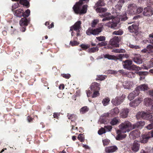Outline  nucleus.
I'll return each instance as SVG.
<instances>
[{
  "label": "nucleus",
  "mask_w": 153,
  "mask_h": 153,
  "mask_svg": "<svg viewBox=\"0 0 153 153\" xmlns=\"http://www.w3.org/2000/svg\"><path fill=\"white\" fill-rule=\"evenodd\" d=\"M117 149V147L116 146H114L106 147L105 151L106 152L112 153L116 152Z\"/></svg>",
  "instance_id": "6ab92c4d"
},
{
  "label": "nucleus",
  "mask_w": 153,
  "mask_h": 153,
  "mask_svg": "<svg viewBox=\"0 0 153 153\" xmlns=\"http://www.w3.org/2000/svg\"><path fill=\"white\" fill-rule=\"evenodd\" d=\"M102 27H100L94 29L89 28L86 30V33L89 36L91 35H98L102 31Z\"/></svg>",
  "instance_id": "39448f33"
},
{
  "label": "nucleus",
  "mask_w": 153,
  "mask_h": 153,
  "mask_svg": "<svg viewBox=\"0 0 153 153\" xmlns=\"http://www.w3.org/2000/svg\"><path fill=\"white\" fill-rule=\"evenodd\" d=\"M132 83L131 82L125 81L123 83V86L126 89H130L132 87Z\"/></svg>",
  "instance_id": "7c9ffc66"
},
{
  "label": "nucleus",
  "mask_w": 153,
  "mask_h": 153,
  "mask_svg": "<svg viewBox=\"0 0 153 153\" xmlns=\"http://www.w3.org/2000/svg\"><path fill=\"white\" fill-rule=\"evenodd\" d=\"M145 124V122L143 121H140L138 122L133 125V128H132L134 129L138 128L140 126H144Z\"/></svg>",
  "instance_id": "2f4dec72"
},
{
  "label": "nucleus",
  "mask_w": 153,
  "mask_h": 153,
  "mask_svg": "<svg viewBox=\"0 0 153 153\" xmlns=\"http://www.w3.org/2000/svg\"><path fill=\"white\" fill-rule=\"evenodd\" d=\"M80 1H85L86 2H88L89 0H79ZM82 3L80 1L77 2L74 5L73 7V9L74 13L76 14H82L85 13L87 10L88 5H84L82 6Z\"/></svg>",
  "instance_id": "f257e3e1"
},
{
  "label": "nucleus",
  "mask_w": 153,
  "mask_h": 153,
  "mask_svg": "<svg viewBox=\"0 0 153 153\" xmlns=\"http://www.w3.org/2000/svg\"><path fill=\"white\" fill-rule=\"evenodd\" d=\"M71 125L72 126V130L75 129L74 127L76 125V123H75L74 121H73L72 120H71Z\"/></svg>",
  "instance_id": "338daca9"
},
{
  "label": "nucleus",
  "mask_w": 153,
  "mask_h": 153,
  "mask_svg": "<svg viewBox=\"0 0 153 153\" xmlns=\"http://www.w3.org/2000/svg\"><path fill=\"white\" fill-rule=\"evenodd\" d=\"M137 11L136 13H140L142 12L143 10V8L141 7H138L137 8Z\"/></svg>",
  "instance_id": "680f3d73"
},
{
  "label": "nucleus",
  "mask_w": 153,
  "mask_h": 153,
  "mask_svg": "<svg viewBox=\"0 0 153 153\" xmlns=\"http://www.w3.org/2000/svg\"><path fill=\"white\" fill-rule=\"evenodd\" d=\"M99 48L97 47H93L89 48L88 50V52L90 53H94L98 51Z\"/></svg>",
  "instance_id": "c9c22d12"
},
{
  "label": "nucleus",
  "mask_w": 153,
  "mask_h": 153,
  "mask_svg": "<svg viewBox=\"0 0 153 153\" xmlns=\"http://www.w3.org/2000/svg\"><path fill=\"white\" fill-rule=\"evenodd\" d=\"M19 24L21 26H26L28 25V20L26 17L21 19L19 21Z\"/></svg>",
  "instance_id": "c756f323"
},
{
  "label": "nucleus",
  "mask_w": 153,
  "mask_h": 153,
  "mask_svg": "<svg viewBox=\"0 0 153 153\" xmlns=\"http://www.w3.org/2000/svg\"><path fill=\"white\" fill-rule=\"evenodd\" d=\"M129 47L135 49H138L140 48V47L138 45H134L133 44H131L130 43H129L128 45Z\"/></svg>",
  "instance_id": "09e8293b"
},
{
  "label": "nucleus",
  "mask_w": 153,
  "mask_h": 153,
  "mask_svg": "<svg viewBox=\"0 0 153 153\" xmlns=\"http://www.w3.org/2000/svg\"><path fill=\"white\" fill-rule=\"evenodd\" d=\"M19 3L23 5L27 6L29 4V2L27 0H20Z\"/></svg>",
  "instance_id": "79ce46f5"
},
{
  "label": "nucleus",
  "mask_w": 153,
  "mask_h": 153,
  "mask_svg": "<svg viewBox=\"0 0 153 153\" xmlns=\"http://www.w3.org/2000/svg\"><path fill=\"white\" fill-rule=\"evenodd\" d=\"M97 76V79L102 81L105 79L107 76L105 75H99L98 76Z\"/></svg>",
  "instance_id": "c03bdc74"
},
{
  "label": "nucleus",
  "mask_w": 153,
  "mask_h": 153,
  "mask_svg": "<svg viewBox=\"0 0 153 153\" xmlns=\"http://www.w3.org/2000/svg\"><path fill=\"white\" fill-rule=\"evenodd\" d=\"M119 23V21H117L116 19H112V22H109L105 24V25L112 29H116L117 24Z\"/></svg>",
  "instance_id": "1a4fd4ad"
},
{
  "label": "nucleus",
  "mask_w": 153,
  "mask_h": 153,
  "mask_svg": "<svg viewBox=\"0 0 153 153\" xmlns=\"http://www.w3.org/2000/svg\"><path fill=\"white\" fill-rule=\"evenodd\" d=\"M99 91H94V92L92 95V97L95 98L99 96L100 95V93L99 92Z\"/></svg>",
  "instance_id": "3c124183"
},
{
  "label": "nucleus",
  "mask_w": 153,
  "mask_h": 153,
  "mask_svg": "<svg viewBox=\"0 0 153 153\" xmlns=\"http://www.w3.org/2000/svg\"><path fill=\"white\" fill-rule=\"evenodd\" d=\"M79 42L74 41H70V44L72 46H74L75 45H77L79 44Z\"/></svg>",
  "instance_id": "5fc2aeb1"
},
{
  "label": "nucleus",
  "mask_w": 153,
  "mask_h": 153,
  "mask_svg": "<svg viewBox=\"0 0 153 153\" xmlns=\"http://www.w3.org/2000/svg\"><path fill=\"white\" fill-rule=\"evenodd\" d=\"M123 99L121 97H116L115 98L113 99L111 101L112 104L115 105H119L123 101Z\"/></svg>",
  "instance_id": "9b49d317"
},
{
  "label": "nucleus",
  "mask_w": 153,
  "mask_h": 153,
  "mask_svg": "<svg viewBox=\"0 0 153 153\" xmlns=\"http://www.w3.org/2000/svg\"><path fill=\"white\" fill-rule=\"evenodd\" d=\"M112 52L117 53H125L126 51L125 49H115L113 50Z\"/></svg>",
  "instance_id": "a19ab883"
},
{
  "label": "nucleus",
  "mask_w": 153,
  "mask_h": 153,
  "mask_svg": "<svg viewBox=\"0 0 153 153\" xmlns=\"http://www.w3.org/2000/svg\"><path fill=\"white\" fill-rule=\"evenodd\" d=\"M140 132L138 130H135L131 132L129 134V137L131 139H134L139 137L140 135Z\"/></svg>",
  "instance_id": "9d476101"
},
{
  "label": "nucleus",
  "mask_w": 153,
  "mask_h": 153,
  "mask_svg": "<svg viewBox=\"0 0 153 153\" xmlns=\"http://www.w3.org/2000/svg\"><path fill=\"white\" fill-rule=\"evenodd\" d=\"M133 60L136 63L140 64L142 63L143 61L141 56L140 54H137L133 58Z\"/></svg>",
  "instance_id": "a211bd4d"
},
{
  "label": "nucleus",
  "mask_w": 153,
  "mask_h": 153,
  "mask_svg": "<svg viewBox=\"0 0 153 153\" xmlns=\"http://www.w3.org/2000/svg\"><path fill=\"white\" fill-rule=\"evenodd\" d=\"M107 9L106 8L102 7H97L96 9V11L98 13H102L106 11Z\"/></svg>",
  "instance_id": "f704fd0d"
},
{
  "label": "nucleus",
  "mask_w": 153,
  "mask_h": 153,
  "mask_svg": "<svg viewBox=\"0 0 153 153\" xmlns=\"http://www.w3.org/2000/svg\"><path fill=\"white\" fill-rule=\"evenodd\" d=\"M80 46L82 48L85 50L88 49L90 47L89 45H85L83 44L81 45Z\"/></svg>",
  "instance_id": "13d9d810"
},
{
  "label": "nucleus",
  "mask_w": 153,
  "mask_h": 153,
  "mask_svg": "<svg viewBox=\"0 0 153 153\" xmlns=\"http://www.w3.org/2000/svg\"><path fill=\"white\" fill-rule=\"evenodd\" d=\"M149 89L148 86L147 85L143 84L138 86L136 89L140 92V91H145Z\"/></svg>",
  "instance_id": "393cba45"
},
{
  "label": "nucleus",
  "mask_w": 153,
  "mask_h": 153,
  "mask_svg": "<svg viewBox=\"0 0 153 153\" xmlns=\"http://www.w3.org/2000/svg\"><path fill=\"white\" fill-rule=\"evenodd\" d=\"M67 117L68 119L72 120L73 117H76V115L74 114H68Z\"/></svg>",
  "instance_id": "052dcab7"
},
{
  "label": "nucleus",
  "mask_w": 153,
  "mask_h": 153,
  "mask_svg": "<svg viewBox=\"0 0 153 153\" xmlns=\"http://www.w3.org/2000/svg\"><path fill=\"white\" fill-rule=\"evenodd\" d=\"M124 68L131 70L134 69H140V67H137L135 65H132V62L131 60H126L123 61Z\"/></svg>",
  "instance_id": "20e7f679"
},
{
  "label": "nucleus",
  "mask_w": 153,
  "mask_h": 153,
  "mask_svg": "<svg viewBox=\"0 0 153 153\" xmlns=\"http://www.w3.org/2000/svg\"><path fill=\"white\" fill-rule=\"evenodd\" d=\"M96 39L100 41H104L105 39V36H100V37H96Z\"/></svg>",
  "instance_id": "bf43d9fd"
},
{
  "label": "nucleus",
  "mask_w": 153,
  "mask_h": 153,
  "mask_svg": "<svg viewBox=\"0 0 153 153\" xmlns=\"http://www.w3.org/2000/svg\"><path fill=\"white\" fill-rule=\"evenodd\" d=\"M119 123L118 120L115 117L110 122V123L112 125H116Z\"/></svg>",
  "instance_id": "4c0bfd02"
},
{
  "label": "nucleus",
  "mask_w": 153,
  "mask_h": 153,
  "mask_svg": "<svg viewBox=\"0 0 153 153\" xmlns=\"http://www.w3.org/2000/svg\"><path fill=\"white\" fill-rule=\"evenodd\" d=\"M127 77L130 78H133L135 74L133 72H129L126 74Z\"/></svg>",
  "instance_id": "a18cd8bd"
},
{
  "label": "nucleus",
  "mask_w": 153,
  "mask_h": 153,
  "mask_svg": "<svg viewBox=\"0 0 153 153\" xmlns=\"http://www.w3.org/2000/svg\"><path fill=\"white\" fill-rule=\"evenodd\" d=\"M103 144L104 146L108 145L110 143V140L108 139H105L102 140Z\"/></svg>",
  "instance_id": "4d7b16f0"
},
{
  "label": "nucleus",
  "mask_w": 153,
  "mask_h": 153,
  "mask_svg": "<svg viewBox=\"0 0 153 153\" xmlns=\"http://www.w3.org/2000/svg\"><path fill=\"white\" fill-rule=\"evenodd\" d=\"M78 139L81 142H82L84 141V139L82 137V135L79 134L78 136Z\"/></svg>",
  "instance_id": "69168bd1"
},
{
  "label": "nucleus",
  "mask_w": 153,
  "mask_h": 153,
  "mask_svg": "<svg viewBox=\"0 0 153 153\" xmlns=\"http://www.w3.org/2000/svg\"><path fill=\"white\" fill-rule=\"evenodd\" d=\"M105 4L104 1L102 0H99L95 4L96 7L104 6Z\"/></svg>",
  "instance_id": "58836bf2"
},
{
  "label": "nucleus",
  "mask_w": 153,
  "mask_h": 153,
  "mask_svg": "<svg viewBox=\"0 0 153 153\" xmlns=\"http://www.w3.org/2000/svg\"><path fill=\"white\" fill-rule=\"evenodd\" d=\"M123 33V31L121 29L118 30H115L112 33V34L116 35H121Z\"/></svg>",
  "instance_id": "e433bc0d"
},
{
  "label": "nucleus",
  "mask_w": 153,
  "mask_h": 153,
  "mask_svg": "<svg viewBox=\"0 0 153 153\" xmlns=\"http://www.w3.org/2000/svg\"><path fill=\"white\" fill-rule=\"evenodd\" d=\"M104 128L105 129L106 132H108L110 131L111 130L112 127L111 126H105Z\"/></svg>",
  "instance_id": "49530a36"
},
{
  "label": "nucleus",
  "mask_w": 153,
  "mask_h": 153,
  "mask_svg": "<svg viewBox=\"0 0 153 153\" xmlns=\"http://www.w3.org/2000/svg\"><path fill=\"white\" fill-rule=\"evenodd\" d=\"M105 132L106 131L104 128H102L98 131V133L99 135H102L105 133Z\"/></svg>",
  "instance_id": "de8ad7c7"
},
{
  "label": "nucleus",
  "mask_w": 153,
  "mask_h": 153,
  "mask_svg": "<svg viewBox=\"0 0 153 153\" xmlns=\"http://www.w3.org/2000/svg\"><path fill=\"white\" fill-rule=\"evenodd\" d=\"M104 57L105 58H107L108 59L114 60L115 59V56L109 54H105L104 55Z\"/></svg>",
  "instance_id": "ea45409f"
},
{
  "label": "nucleus",
  "mask_w": 153,
  "mask_h": 153,
  "mask_svg": "<svg viewBox=\"0 0 153 153\" xmlns=\"http://www.w3.org/2000/svg\"><path fill=\"white\" fill-rule=\"evenodd\" d=\"M13 12L14 16L17 17L21 18L22 17H23L24 10L21 9H17L14 10Z\"/></svg>",
  "instance_id": "aec40b11"
},
{
  "label": "nucleus",
  "mask_w": 153,
  "mask_h": 153,
  "mask_svg": "<svg viewBox=\"0 0 153 153\" xmlns=\"http://www.w3.org/2000/svg\"><path fill=\"white\" fill-rule=\"evenodd\" d=\"M124 2V1L123 0H119L118 1L115 7L116 13L119 14V12Z\"/></svg>",
  "instance_id": "2eb2a0df"
},
{
  "label": "nucleus",
  "mask_w": 153,
  "mask_h": 153,
  "mask_svg": "<svg viewBox=\"0 0 153 153\" xmlns=\"http://www.w3.org/2000/svg\"><path fill=\"white\" fill-rule=\"evenodd\" d=\"M144 102L145 104L147 106L151 105L152 106L153 105V100L149 98H145L144 100Z\"/></svg>",
  "instance_id": "c85d7f7f"
},
{
  "label": "nucleus",
  "mask_w": 153,
  "mask_h": 153,
  "mask_svg": "<svg viewBox=\"0 0 153 153\" xmlns=\"http://www.w3.org/2000/svg\"><path fill=\"white\" fill-rule=\"evenodd\" d=\"M19 4L18 3H16L14 4L12 6V10L13 12L15 9L18 8L19 6Z\"/></svg>",
  "instance_id": "6e6d98bb"
},
{
  "label": "nucleus",
  "mask_w": 153,
  "mask_h": 153,
  "mask_svg": "<svg viewBox=\"0 0 153 153\" xmlns=\"http://www.w3.org/2000/svg\"><path fill=\"white\" fill-rule=\"evenodd\" d=\"M89 110V108L87 106H85L82 108L80 110V112L82 114H84Z\"/></svg>",
  "instance_id": "473e14b6"
},
{
  "label": "nucleus",
  "mask_w": 153,
  "mask_h": 153,
  "mask_svg": "<svg viewBox=\"0 0 153 153\" xmlns=\"http://www.w3.org/2000/svg\"><path fill=\"white\" fill-rule=\"evenodd\" d=\"M63 77L66 79H69L71 77V75L69 74H65L63 75Z\"/></svg>",
  "instance_id": "774afa93"
},
{
  "label": "nucleus",
  "mask_w": 153,
  "mask_h": 153,
  "mask_svg": "<svg viewBox=\"0 0 153 153\" xmlns=\"http://www.w3.org/2000/svg\"><path fill=\"white\" fill-rule=\"evenodd\" d=\"M119 129L117 130L118 133L121 132L123 133L128 132L130 130L133 129V126L128 121H126L122 123L119 126Z\"/></svg>",
  "instance_id": "f03ea898"
},
{
  "label": "nucleus",
  "mask_w": 153,
  "mask_h": 153,
  "mask_svg": "<svg viewBox=\"0 0 153 153\" xmlns=\"http://www.w3.org/2000/svg\"><path fill=\"white\" fill-rule=\"evenodd\" d=\"M137 6L134 3L128 4V6L127 12L128 13L131 15L136 13Z\"/></svg>",
  "instance_id": "423d86ee"
},
{
  "label": "nucleus",
  "mask_w": 153,
  "mask_h": 153,
  "mask_svg": "<svg viewBox=\"0 0 153 153\" xmlns=\"http://www.w3.org/2000/svg\"><path fill=\"white\" fill-rule=\"evenodd\" d=\"M142 101L143 99L140 98L131 102L129 103V105L131 107H135L137 106Z\"/></svg>",
  "instance_id": "4468645a"
},
{
  "label": "nucleus",
  "mask_w": 153,
  "mask_h": 153,
  "mask_svg": "<svg viewBox=\"0 0 153 153\" xmlns=\"http://www.w3.org/2000/svg\"><path fill=\"white\" fill-rule=\"evenodd\" d=\"M146 128L149 130H151L153 128V123L148 125L146 126Z\"/></svg>",
  "instance_id": "e2e57ef3"
},
{
  "label": "nucleus",
  "mask_w": 153,
  "mask_h": 153,
  "mask_svg": "<svg viewBox=\"0 0 153 153\" xmlns=\"http://www.w3.org/2000/svg\"><path fill=\"white\" fill-rule=\"evenodd\" d=\"M99 20L96 19L94 20L91 23V26L93 27H95L97 23L98 22Z\"/></svg>",
  "instance_id": "8fccbe9b"
},
{
  "label": "nucleus",
  "mask_w": 153,
  "mask_h": 153,
  "mask_svg": "<svg viewBox=\"0 0 153 153\" xmlns=\"http://www.w3.org/2000/svg\"><path fill=\"white\" fill-rule=\"evenodd\" d=\"M120 39V37L115 36L113 39H111L109 42L110 45L116 47H119V42Z\"/></svg>",
  "instance_id": "0eeeda50"
},
{
  "label": "nucleus",
  "mask_w": 153,
  "mask_h": 153,
  "mask_svg": "<svg viewBox=\"0 0 153 153\" xmlns=\"http://www.w3.org/2000/svg\"><path fill=\"white\" fill-rule=\"evenodd\" d=\"M100 84L97 82H94L91 84L90 86L91 89L94 91H99L100 87Z\"/></svg>",
  "instance_id": "4be33fe9"
},
{
  "label": "nucleus",
  "mask_w": 153,
  "mask_h": 153,
  "mask_svg": "<svg viewBox=\"0 0 153 153\" xmlns=\"http://www.w3.org/2000/svg\"><path fill=\"white\" fill-rule=\"evenodd\" d=\"M30 11L29 9H27L25 12H23V17H27L30 15Z\"/></svg>",
  "instance_id": "37998d69"
},
{
  "label": "nucleus",
  "mask_w": 153,
  "mask_h": 153,
  "mask_svg": "<svg viewBox=\"0 0 153 153\" xmlns=\"http://www.w3.org/2000/svg\"><path fill=\"white\" fill-rule=\"evenodd\" d=\"M129 112V110L127 108H125L122 109L120 113V116L122 118H126L128 115Z\"/></svg>",
  "instance_id": "dca6fc26"
},
{
  "label": "nucleus",
  "mask_w": 153,
  "mask_h": 153,
  "mask_svg": "<svg viewBox=\"0 0 153 153\" xmlns=\"http://www.w3.org/2000/svg\"><path fill=\"white\" fill-rule=\"evenodd\" d=\"M100 16L101 17H104V18L102 19V21H106L109 20L111 19H115V16H112L110 13H107L104 15H100Z\"/></svg>",
  "instance_id": "f8f14e48"
},
{
  "label": "nucleus",
  "mask_w": 153,
  "mask_h": 153,
  "mask_svg": "<svg viewBox=\"0 0 153 153\" xmlns=\"http://www.w3.org/2000/svg\"><path fill=\"white\" fill-rule=\"evenodd\" d=\"M128 29L130 32L137 33L138 32V26L133 24L131 26H129Z\"/></svg>",
  "instance_id": "412c9836"
},
{
  "label": "nucleus",
  "mask_w": 153,
  "mask_h": 153,
  "mask_svg": "<svg viewBox=\"0 0 153 153\" xmlns=\"http://www.w3.org/2000/svg\"><path fill=\"white\" fill-rule=\"evenodd\" d=\"M101 117H111L110 115L109 112L107 113H105L101 115Z\"/></svg>",
  "instance_id": "0e129e2a"
},
{
  "label": "nucleus",
  "mask_w": 153,
  "mask_h": 153,
  "mask_svg": "<svg viewBox=\"0 0 153 153\" xmlns=\"http://www.w3.org/2000/svg\"><path fill=\"white\" fill-rule=\"evenodd\" d=\"M123 58L122 54H119L118 55L115 56V59H118L120 61H121Z\"/></svg>",
  "instance_id": "603ef678"
},
{
  "label": "nucleus",
  "mask_w": 153,
  "mask_h": 153,
  "mask_svg": "<svg viewBox=\"0 0 153 153\" xmlns=\"http://www.w3.org/2000/svg\"><path fill=\"white\" fill-rule=\"evenodd\" d=\"M141 137L140 142L144 143H146L149 139L150 138V137L148 135V134L146 135H142Z\"/></svg>",
  "instance_id": "b1692460"
},
{
  "label": "nucleus",
  "mask_w": 153,
  "mask_h": 153,
  "mask_svg": "<svg viewBox=\"0 0 153 153\" xmlns=\"http://www.w3.org/2000/svg\"><path fill=\"white\" fill-rule=\"evenodd\" d=\"M147 48L148 49L149 53L150 52H153V45H149L147 46Z\"/></svg>",
  "instance_id": "864d4df0"
},
{
  "label": "nucleus",
  "mask_w": 153,
  "mask_h": 153,
  "mask_svg": "<svg viewBox=\"0 0 153 153\" xmlns=\"http://www.w3.org/2000/svg\"><path fill=\"white\" fill-rule=\"evenodd\" d=\"M110 100L108 97H106L102 101L103 105L105 106L108 104Z\"/></svg>",
  "instance_id": "72a5a7b5"
},
{
  "label": "nucleus",
  "mask_w": 153,
  "mask_h": 153,
  "mask_svg": "<svg viewBox=\"0 0 153 153\" xmlns=\"http://www.w3.org/2000/svg\"><path fill=\"white\" fill-rule=\"evenodd\" d=\"M117 133V135L116 137V139L117 140H120L123 139L125 138L126 136V134H122L123 133L121 132H119L118 133L117 130L116 131Z\"/></svg>",
  "instance_id": "a878e982"
},
{
  "label": "nucleus",
  "mask_w": 153,
  "mask_h": 153,
  "mask_svg": "<svg viewBox=\"0 0 153 153\" xmlns=\"http://www.w3.org/2000/svg\"><path fill=\"white\" fill-rule=\"evenodd\" d=\"M143 14L146 16H150L153 14V10L149 7L145 8L143 10Z\"/></svg>",
  "instance_id": "6e6552de"
},
{
  "label": "nucleus",
  "mask_w": 153,
  "mask_h": 153,
  "mask_svg": "<svg viewBox=\"0 0 153 153\" xmlns=\"http://www.w3.org/2000/svg\"><path fill=\"white\" fill-rule=\"evenodd\" d=\"M120 111L118 108L117 107H115L114 109H111L109 111L110 116H115L118 114L119 112Z\"/></svg>",
  "instance_id": "bb28decb"
},
{
  "label": "nucleus",
  "mask_w": 153,
  "mask_h": 153,
  "mask_svg": "<svg viewBox=\"0 0 153 153\" xmlns=\"http://www.w3.org/2000/svg\"><path fill=\"white\" fill-rule=\"evenodd\" d=\"M81 24V22L80 21H78L77 22L74 24V25L73 26V28L74 30L76 31L77 32H79L80 30Z\"/></svg>",
  "instance_id": "5701e85b"
},
{
  "label": "nucleus",
  "mask_w": 153,
  "mask_h": 153,
  "mask_svg": "<svg viewBox=\"0 0 153 153\" xmlns=\"http://www.w3.org/2000/svg\"><path fill=\"white\" fill-rule=\"evenodd\" d=\"M149 111L147 112H138L136 115L137 119L142 118L147 120L151 123H153V113Z\"/></svg>",
  "instance_id": "7ed1b4c3"
},
{
  "label": "nucleus",
  "mask_w": 153,
  "mask_h": 153,
  "mask_svg": "<svg viewBox=\"0 0 153 153\" xmlns=\"http://www.w3.org/2000/svg\"><path fill=\"white\" fill-rule=\"evenodd\" d=\"M140 147V144L137 141H135L131 146V150L134 152H136L138 151Z\"/></svg>",
  "instance_id": "ddd939ff"
},
{
  "label": "nucleus",
  "mask_w": 153,
  "mask_h": 153,
  "mask_svg": "<svg viewBox=\"0 0 153 153\" xmlns=\"http://www.w3.org/2000/svg\"><path fill=\"white\" fill-rule=\"evenodd\" d=\"M126 15V13H125L123 16L119 15H117L116 16H115V19H119L118 20H117L119 21V22H120V20L121 21H125L127 19V17Z\"/></svg>",
  "instance_id": "cd10ccee"
},
{
  "label": "nucleus",
  "mask_w": 153,
  "mask_h": 153,
  "mask_svg": "<svg viewBox=\"0 0 153 153\" xmlns=\"http://www.w3.org/2000/svg\"><path fill=\"white\" fill-rule=\"evenodd\" d=\"M139 91L136 89L135 90L131 92L128 95V100L130 101L133 100L135 97L139 95Z\"/></svg>",
  "instance_id": "f3484780"
}]
</instances>
